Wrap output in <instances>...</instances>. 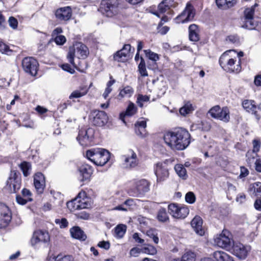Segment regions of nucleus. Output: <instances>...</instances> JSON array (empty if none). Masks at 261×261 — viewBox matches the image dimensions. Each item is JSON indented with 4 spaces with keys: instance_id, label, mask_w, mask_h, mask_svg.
<instances>
[{
    "instance_id": "1",
    "label": "nucleus",
    "mask_w": 261,
    "mask_h": 261,
    "mask_svg": "<svg viewBox=\"0 0 261 261\" xmlns=\"http://www.w3.org/2000/svg\"><path fill=\"white\" fill-rule=\"evenodd\" d=\"M191 135L182 128L166 132L163 137L165 144L172 150H182L190 144Z\"/></svg>"
},
{
    "instance_id": "2",
    "label": "nucleus",
    "mask_w": 261,
    "mask_h": 261,
    "mask_svg": "<svg viewBox=\"0 0 261 261\" xmlns=\"http://www.w3.org/2000/svg\"><path fill=\"white\" fill-rule=\"evenodd\" d=\"M89 54V50L88 47L81 43L76 44L74 47L69 48L67 55V59L68 61L76 69L83 71V66L82 65V62H79L78 65H76L74 62V57L76 56L79 59H85Z\"/></svg>"
},
{
    "instance_id": "3",
    "label": "nucleus",
    "mask_w": 261,
    "mask_h": 261,
    "mask_svg": "<svg viewBox=\"0 0 261 261\" xmlns=\"http://www.w3.org/2000/svg\"><path fill=\"white\" fill-rule=\"evenodd\" d=\"M87 158L97 166L105 165L110 159V152L106 149L96 148L88 150Z\"/></svg>"
},
{
    "instance_id": "4",
    "label": "nucleus",
    "mask_w": 261,
    "mask_h": 261,
    "mask_svg": "<svg viewBox=\"0 0 261 261\" xmlns=\"http://www.w3.org/2000/svg\"><path fill=\"white\" fill-rule=\"evenodd\" d=\"M219 64L223 69L228 72L239 73L241 70V60L230 58L227 53H223L220 57Z\"/></svg>"
},
{
    "instance_id": "5",
    "label": "nucleus",
    "mask_w": 261,
    "mask_h": 261,
    "mask_svg": "<svg viewBox=\"0 0 261 261\" xmlns=\"http://www.w3.org/2000/svg\"><path fill=\"white\" fill-rule=\"evenodd\" d=\"M214 242L218 247L226 250H230L233 241L230 232L224 229L220 234L214 237Z\"/></svg>"
},
{
    "instance_id": "6",
    "label": "nucleus",
    "mask_w": 261,
    "mask_h": 261,
    "mask_svg": "<svg viewBox=\"0 0 261 261\" xmlns=\"http://www.w3.org/2000/svg\"><path fill=\"white\" fill-rule=\"evenodd\" d=\"M119 0H102L99 10L107 17H112L118 11Z\"/></svg>"
},
{
    "instance_id": "7",
    "label": "nucleus",
    "mask_w": 261,
    "mask_h": 261,
    "mask_svg": "<svg viewBox=\"0 0 261 261\" xmlns=\"http://www.w3.org/2000/svg\"><path fill=\"white\" fill-rule=\"evenodd\" d=\"M168 208L169 213L175 219H184L189 213V210L187 206L177 203L169 204Z\"/></svg>"
},
{
    "instance_id": "8",
    "label": "nucleus",
    "mask_w": 261,
    "mask_h": 261,
    "mask_svg": "<svg viewBox=\"0 0 261 261\" xmlns=\"http://www.w3.org/2000/svg\"><path fill=\"white\" fill-rule=\"evenodd\" d=\"M21 187V177L19 172L11 170L6 189L11 193H16Z\"/></svg>"
},
{
    "instance_id": "9",
    "label": "nucleus",
    "mask_w": 261,
    "mask_h": 261,
    "mask_svg": "<svg viewBox=\"0 0 261 261\" xmlns=\"http://www.w3.org/2000/svg\"><path fill=\"white\" fill-rule=\"evenodd\" d=\"M121 159L122 166L125 169H130L135 168L139 164L137 155L132 150H129L127 154L122 155Z\"/></svg>"
},
{
    "instance_id": "10",
    "label": "nucleus",
    "mask_w": 261,
    "mask_h": 261,
    "mask_svg": "<svg viewBox=\"0 0 261 261\" xmlns=\"http://www.w3.org/2000/svg\"><path fill=\"white\" fill-rule=\"evenodd\" d=\"M208 113L213 118L223 122H227L229 121V111L227 107L221 109L219 106H216L209 110Z\"/></svg>"
},
{
    "instance_id": "11",
    "label": "nucleus",
    "mask_w": 261,
    "mask_h": 261,
    "mask_svg": "<svg viewBox=\"0 0 261 261\" xmlns=\"http://www.w3.org/2000/svg\"><path fill=\"white\" fill-rule=\"evenodd\" d=\"M39 64L33 57H25L22 61L23 70L32 76L37 74Z\"/></svg>"
},
{
    "instance_id": "12",
    "label": "nucleus",
    "mask_w": 261,
    "mask_h": 261,
    "mask_svg": "<svg viewBox=\"0 0 261 261\" xmlns=\"http://www.w3.org/2000/svg\"><path fill=\"white\" fill-rule=\"evenodd\" d=\"M149 190V184L147 180L141 179L136 181L134 187L130 189L128 192L130 196L135 197L144 195Z\"/></svg>"
},
{
    "instance_id": "13",
    "label": "nucleus",
    "mask_w": 261,
    "mask_h": 261,
    "mask_svg": "<svg viewBox=\"0 0 261 261\" xmlns=\"http://www.w3.org/2000/svg\"><path fill=\"white\" fill-rule=\"evenodd\" d=\"M154 171L156 177L157 182L164 181L169 177V170L165 163H157L154 166Z\"/></svg>"
},
{
    "instance_id": "14",
    "label": "nucleus",
    "mask_w": 261,
    "mask_h": 261,
    "mask_svg": "<svg viewBox=\"0 0 261 261\" xmlns=\"http://www.w3.org/2000/svg\"><path fill=\"white\" fill-rule=\"evenodd\" d=\"M90 117L92 123L95 126H103L108 122V117L107 114L102 111H93Z\"/></svg>"
},
{
    "instance_id": "15",
    "label": "nucleus",
    "mask_w": 261,
    "mask_h": 261,
    "mask_svg": "<svg viewBox=\"0 0 261 261\" xmlns=\"http://www.w3.org/2000/svg\"><path fill=\"white\" fill-rule=\"evenodd\" d=\"M232 253L240 259L246 258L250 248L239 242H233L230 249Z\"/></svg>"
},
{
    "instance_id": "16",
    "label": "nucleus",
    "mask_w": 261,
    "mask_h": 261,
    "mask_svg": "<svg viewBox=\"0 0 261 261\" xmlns=\"http://www.w3.org/2000/svg\"><path fill=\"white\" fill-rule=\"evenodd\" d=\"M254 8L251 7L245 9L244 12V24L243 27L249 30L254 29L257 25L256 22L254 20Z\"/></svg>"
},
{
    "instance_id": "17",
    "label": "nucleus",
    "mask_w": 261,
    "mask_h": 261,
    "mask_svg": "<svg viewBox=\"0 0 261 261\" xmlns=\"http://www.w3.org/2000/svg\"><path fill=\"white\" fill-rule=\"evenodd\" d=\"M93 136V130L92 128H81L79 132V135L76 138L77 140L82 146H87L90 144Z\"/></svg>"
},
{
    "instance_id": "18",
    "label": "nucleus",
    "mask_w": 261,
    "mask_h": 261,
    "mask_svg": "<svg viewBox=\"0 0 261 261\" xmlns=\"http://www.w3.org/2000/svg\"><path fill=\"white\" fill-rule=\"evenodd\" d=\"M49 240L50 237L48 232L38 230L34 232L31 243L32 246H35L38 243H47Z\"/></svg>"
},
{
    "instance_id": "19",
    "label": "nucleus",
    "mask_w": 261,
    "mask_h": 261,
    "mask_svg": "<svg viewBox=\"0 0 261 261\" xmlns=\"http://www.w3.org/2000/svg\"><path fill=\"white\" fill-rule=\"evenodd\" d=\"M0 227H6L11 220V213L9 207L4 204L0 205Z\"/></svg>"
},
{
    "instance_id": "20",
    "label": "nucleus",
    "mask_w": 261,
    "mask_h": 261,
    "mask_svg": "<svg viewBox=\"0 0 261 261\" xmlns=\"http://www.w3.org/2000/svg\"><path fill=\"white\" fill-rule=\"evenodd\" d=\"M195 15L193 7L191 5H187L183 12L176 17V23H185L191 21Z\"/></svg>"
},
{
    "instance_id": "21",
    "label": "nucleus",
    "mask_w": 261,
    "mask_h": 261,
    "mask_svg": "<svg viewBox=\"0 0 261 261\" xmlns=\"http://www.w3.org/2000/svg\"><path fill=\"white\" fill-rule=\"evenodd\" d=\"M131 45L125 44L123 47L114 55V59L118 62H124L130 56Z\"/></svg>"
},
{
    "instance_id": "22",
    "label": "nucleus",
    "mask_w": 261,
    "mask_h": 261,
    "mask_svg": "<svg viewBox=\"0 0 261 261\" xmlns=\"http://www.w3.org/2000/svg\"><path fill=\"white\" fill-rule=\"evenodd\" d=\"M34 184L39 194H42L45 188V177L41 172L36 173L34 177Z\"/></svg>"
},
{
    "instance_id": "23",
    "label": "nucleus",
    "mask_w": 261,
    "mask_h": 261,
    "mask_svg": "<svg viewBox=\"0 0 261 261\" xmlns=\"http://www.w3.org/2000/svg\"><path fill=\"white\" fill-rule=\"evenodd\" d=\"M56 17L60 21H67L70 19L72 11L69 7L61 8L56 12Z\"/></svg>"
},
{
    "instance_id": "24",
    "label": "nucleus",
    "mask_w": 261,
    "mask_h": 261,
    "mask_svg": "<svg viewBox=\"0 0 261 261\" xmlns=\"http://www.w3.org/2000/svg\"><path fill=\"white\" fill-rule=\"evenodd\" d=\"M203 221L202 218L198 216H195L192 220L191 224L196 233L200 236L204 234V231L202 227Z\"/></svg>"
},
{
    "instance_id": "25",
    "label": "nucleus",
    "mask_w": 261,
    "mask_h": 261,
    "mask_svg": "<svg viewBox=\"0 0 261 261\" xmlns=\"http://www.w3.org/2000/svg\"><path fill=\"white\" fill-rule=\"evenodd\" d=\"M79 171L82 176V181L89 180L93 173L92 167L87 164H82L79 167Z\"/></svg>"
},
{
    "instance_id": "26",
    "label": "nucleus",
    "mask_w": 261,
    "mask_h": 261,
    "mask_svg": "<svg viewBox=\"0 0 261 261\" xmlns=\"http://www.w3.org/2000/svg\"><path fill=\"white\" fill-rule=\"evenodd\" d=\"M242 106L247 112L251 113L252 114H254L256 119H259V116L257 114V107L254 101L251 100H245L242 102Z\"/></svg>"
},
{
    "instance_id": "27",
    "label": "nucleus",
    "mask_w": 261,
    "mask_h": 261,
    "mask_svg": "<svg viewBox=\"0 0 261 261\" xmlns=\"http://www.w3.org/2000/svg\"><path fill=\"white\" fill-rule=\"evenodd\" d=\"M200 30L197 25L192 24L189 27V38L190 41L197 42L200 39Z\"/></svg>"
},
{
    "instance_id": "28",
    "label": "nucleus",
    "mask_w": 261,
    "mask_h": 261,
    "mask_svg": "<svg viewBox=\"0 0 261 261\" xmlns=\"http://www.w3.org/2000/svg\"><path fill=\"white\" fill-rule=\"evenodd\" d=\"M86 193L84 192H80L77 196L73 200L67 202V207L70 211H74L75 210H79L78 198L85 197Z\"/></svg>"
},
{
    "instance_id": "29",
    "label": "nucleus",
    "mask_w": 261,
    "mask_h": 261,
    "mask_svg": "<svg viewBox=\"0 0 261 261\" xmlns=\"http://www.w3.org/2000/svg\"><path fill=\"white\" fill-rule=\"evenodd\" d=\"M213 256L216 261H234L232 257L222 251L214 252Z\"/></svg>"
},
{
    "instance_id": "30",
    "label": "nucleus",
    "mask_w": 261,
    "mask_h": 261,
    "mask_svg": "<svg viewBox=\"0 0 261 261\" xmlns=\"http://www.w3.org/2000/svg\"><path fill=\"white\" fill-rule=\"evenodd\" d=\"M70 232L71 236L75 239L84 241L87 238L84 232L78 226H75L71 228Z\"/></svg>"
},
{
    "instance_id": "31",
    "label": "nucleus",
    "mask_w": 261,
    "mask_h": 261,
    "mask_svg": "<svg viewBox=\"0 0 261 261\" xmlns=\"http://www.w3.org/2000/svg\"><path fill=\"white\" fill-rule=\"evenodd\" d=\"M136 112L137 108L133 102H129L125 112H122L120 114V119L124 122H125L124 117L125 116H132L136 114Z\"/></svg>"
},
{
    "instance_id": "32",
    "label": "nucleus",
    "mask_w": 261,
    "mask_h": 261,
    "mask_svg": "<svg viewBox=\"0 0 261 261\" xmlns=\"http://www.w3.org/2000/svg\"><path fill=\"white\" fill-rule=\"evenodd\" d=\"M237 2V0H216L217 6L222 9H227L233 7Z\"/></svg>"
},
{
    "instance_id": "33",
    "label": "nucleus",
    "mask_w": 261,
    "mask_h": 261,
    "mask_svg": "<svg viewBox=\"0 0 261 261\" xmlns=\"http://www.w3.org/2000/svg\"><path fill=\"white\" fill-rule=\"evenodd\" d=\"M126 226L124 224H119L114 229V236L117 239L123 237L126 231Z\"/></svg>"
},
{
    "instance_id": "34",
    "label": "nucleus",
    "mask_w": 261,
    "mask_h": 261,
    "mask_svg": "<svg viewBox=\"0 0 261 261\" xmlns=\"http://www.w3.org/2000/svg\"><path fill=\"white\" fill-rule=\"evenodd\" d=\"M48 261H73V257L69 255L58 254L57 256H50L48 258Z\"/></svg>"
},
{
    "instance_id": "35",
    "label": "nucleus",
    "mask_w": 261,
    "mask_h": 261,
    "mask_svg": "<svg viewBox=\"0 0 261 261\" xmlns=\"http://www.w3.org/2000/svg\"><path fill=\"white\" fill-rule=\"evenodd\" d=\"M157 219L161 222L166 223L169 222V217L165 208H161L159 210Z\"/></svg>"
},
{
    "instance_id": "36",
    "label": "nucleus",
    "mask_w": 261,
    "mask_h": 261,
    "mask_svg": "<svg viewBox=\"0 0 261 261\" xmlns=\"http://www.w3.org/2000/svg\"><path fill=\"white\" fill-rule=\"evenodd\" d=\"M250 192H252V193L257 198H261V182H255L251 185L250 188Z\"/></svg>"
},
{
    "instance_id": "37",
    "label": "nucleus",
    "mask_w": 261,
    "mask_h": 261,
    "mask_svg": "<svg viewBox=\"0 0 261 261\" xmlns=\"http://www.w3.org/2000/svg\"><path fill=\"white\" fill-rule=\"evenodd\" d=\"M194 108L190 102H187L184 106L179 109L180 114L184 116L191 113L194 111Z\"/></svg>"
},
{
    "instance_id": "38",
    "label": "nucleus",
    "mask_w": 261,
    "mask_h": 261,
    "mask_svg": "<svg viewBox=\"0 0 261 261\" xmlns=\"http://www.w3.org/2000/svg\"><path fill=\"white\" fill-rule=\"evenodd\" d=\"M88 92V89L86 87H82L80 90L73 91L69 96L70 99L77 98L86 95Z\"/></svg>"
},
{
    "instance_id": "39",
    "label": "nucleus",
    "mask_w": 261,
    "mask_h": 261,
    "mask_svg": "<svg viewBox=\"0 0 261 261\" xmlns=\"http://www.w3.org/2000/svg\"><path fill=\"white\" fill-rule=\"evenodd\" d=\"M174 169L177 175L182 179H186L187 177L186 169L181 164H177L175 166Z\"/></svg>"
},
{
    "instance_id": "40",
    "label": "nucleus",
    "mask_w": 261,
    "mask_h": 261,
    "mask_svg": "<svg viewBox=\"0 0 261 261\" xmlns=\"http://www.w3.org/2000/svg\"><path fill=\"white\" fill-rule=\"evenodd\" d=\"M138 71L141 76H148V73L146 68L145 62L142 57H140V62L138 65Z\"/></svg>"
},
{
    "instance_id": "41",
    "label": "nucleus",
    "mask_w": 261,
    "mask_h": 261,
    "mask_svg": "<svg viewBox=\"0 0 261 261\" xmlns=\"http://www.w3.org/2000/svg\"><path fill=\"white\" fill-rule=\"evenodd\" d=\"M133 93V89L130 86H126L120 91L119 96L121 97H129L132 95Z\"/></svg>"
},
{
    "instance_id": "42",
    "label": "nucleus",
    "mask_w": 261,
    "mask_h": 261,
    "mask_svg": "<svg viewBox=\"0 0 261 261\" xmlns=\"http://www.w3.org/2000/svg\"><path fill=\"white\" fill-rule=\"evenodd\" d=\"M257 156V154L256 152H254L251 150H249L248 151H247L246 154V161L248 163V164H249L250 166L254 163L255 164V160H256V158Z\"/></svg>"
},
{
    "instance_id": "43",
    "label": "nucleus",
    "mask_w": 261,
    "mask_h": 261,
    "mask_svg": "<svg viewBox=\"0 0 261 261\" xmlns=\"http://www.w3.org/2000/svg\"><path fill=\"white\" fill-rule=\"evenodd\" d=\"M196 255L195 252L188 251L185 252L182 256V261H195Z\"/></svg>"
},
{
    "instance_id": "44",
    "label": "nucleus",
    "mask_w": 261,
    "mask_h": 261,
    "mask_svg": "<svg viewBox=\"0 0 261 261\" xmlns=\"http://www.w3.org/2000/svg\"><path fill=\"white\" fill-rule=\"evenodd\" d=\"M31 165L26 162H23L20 165V168L24 176L27 177L30 174L29 171L31 169Z\"/></svg>"
},
{
    "instance_id": "45",
    "label": "nucleus",
    "mask_w": 261,
    "mask_h": 261,
    "mask_svg": "<svg viewBox=\"0 0 261 261\" xmlns=\"http://www.w3.org/2000/svg\"><path fill=\"white\" fill-rule=\"evenodd\" d=\"M144 52L146 56L150 60H152L154 62L159 60V56L158 54L152 51L150 49L144 50Z\"/></svg>"
},
{
    "instance_id": "46",
    "label": "nucleus",
    "mask_w": 261,
    "mask_h": 261,
    "mask_svg": "<svg viewBox=\"0 0 261 261\" xmlns=\"http://www.w3.org/2000/svg\"><path fill=\"white\" fill-rule=\"evenodd\" d=\"M198 125L199 129L204 132L209 131L211 128L210 122L207 121H202Z\"/></svg>"
},
{
    "instance_id": "47",
    "label": "nucleus",
    "mask_w": 261,
    "mask_h": 261,
    "mask_svg": "<svg viewBox=\"0 0 261 261\" xmlns=\"http://www.w3.org/2000/svg\"><path fill=\"white\" fill-rule=\"evenodd\" d=\"M146 234L150 238L152 239L153 242L155 244H158L159 242V239L158 237V234L155 230L149 229L147 231Z\"/></svg>"
},
{
    "instance_id": "48",
    "label": "nucleus",
    "mask_w": 261,
    "mask_h": 261,
    "mask_svg": "<svg viewBox=\"0 0 261 261\" xmlns=\"http://www.w3.org/2000/svg\"><path fill=\"white\" fill-rule=\"evenodd\" d=\"M150 97L147 95L139 94L137 97V102L140 107H143V102L148 101Z\"/></svg>"
},
{
    "instance_id": "49",
    "label": "nucleus",
    "mask_w": 261,
    "mask_h": 261,
    "mask_svg": "<svg viewBox=\"0 0 261 261\" xmlns=\"http://www.w3.org/2000/svg\"><path fill=\"white\" fill-rule=\"evenodd\" d=\"M143 252L146 254L154 255L157 253L156 249L152 245H148L143 249Z\"/></svg>"
},
{
    "instance_id": "50",
    "label": "nucleus",
    "mask_w": 261,
    "mask_h": 261,
    "mask_svg": "<svg viewBox=\"0 0 261 261\" xmlns=\"http://www.w3.org/2000/svg\"><path fill=\"white\" fill-rule=\"evenodd\" d=\"M78 203L79 210L83 208H87L90 205V204L87 202V200L84 197L78 198Z\"/></svg>"
},
{
    "instance_id": "51",
    "label": "nucleus",
    "mask_w": 261,
    "mask_h": 261,
    "mask_svg": "<svg viewBox=\"0 0 261 261\" xmlns=\"http://www.w3.org/2000/svg\"><path fill=\"white\" fill-rule=\"evenodd\" d=\"M185 199L187 202L192 204L195 202L196 197L193 192H189L186 195Z\"/></svg>"
},
{
    "instance_id": "52",
    "label": "nucleus",
    "mask_w": 261,
    "mask_h": 261,
    "mask_svg": "<svg viewBox=\"0 0 261 261\" xmlns=\"http://www.w3.org/2000/svg\"><path fill=\"white\" fill-rule=\"evenodd\" d=\"M135 132L137 135L140 137H144L147 134L146 128L135 126Z\"/></svg>"
},
{
    "instance_id": "53",
    "label": "nucleus",
    "mask_w": 261,
    "mask_h": 261,
    "mask_svg": "<svg viewBox=\"0 0 261 261\" xmlns=\"http://www.w3.org/2000/svg\"><path fill=\"white\" fill-rule=\"evenodd\" d=\"M226 41L230 43L238 44L239 39L237 35H229L226 38Z\"/></svg>"
},
{
    "instance_id": "54",
    "label": "nucleus",
    "mask_w": 261,
    "mask_h": 261,
    "mask_svg": "<svg viewBox=\"0 0 261 261\" xmlns=\"http://www.w3.org/2000/svg\"><path fill=\"white\" fill-rule=\"evenodd\" d=\"M0 51L3 54H9V53L12 52V50L9 49V46L3 42H0Z\"/></svg>"
},
{
    "instance_id": "55",
    "label": "nucleus",
    "mask_w": 261,
    "mask_h": 261,
    "mask_svg": "<svg viewBox=\"0 0 261 261\" xmlns=\"http://www.w3.org/2000/svg\"><path fill=\"white\" fill-rule=\"evenodd\" d=\"M10 27L13 29H16L18 26V21L14 17H10L8 20Z\"/></svg>"
},
{
    "instance_id": "56",
    "label": "nucleus",
    "mask_w": 261,
    "mask_h": 261,
    "mask_svg": "<svg viewBox=\"0 0 261 261\" xmlns=\"http://www.w3.org/2000/svg\"><path fill=\"white\" fill-rule=\"evenodd\" d=\"M253 144V149L251 150L254 152L257 153L260 149V142L259 140L257 139H254L252 141Z\"/></svg>"
},
{
    "instance_id": "57",
    "label": "nucleus",
    "mask_w": 261,
    "mask_h": 261,
    "mask_svg": "<svg viewBox=\"0 0 261 261\" xmlns=\"http://www.w3.org/2000/svg\"><path fill=\"white\" fill-rule=\"evenodd\" d=\"M56 224H58L61 228H65L68 226V222L66 219L62 218L61 220L57 219L55 220Z\"/></svg>"
},
{
    "instance_id": "58",
    "label": "nucleus",
    "mask_w": 261,
    "mask_h": 261,
    "mask_svg": "<svg viewBox=\"0 0 261 261\" xmlns=\"http://www.w3.org/2000/svg\"><path fill=\"white\" fill-rule=\"evenodd\" d=\"M16 200L18 203L21 205H24L27 203V202L32 201V199H27L24 197L23 198L20 195L16 196Z\"/></svg>"
},
{
    "instance_id": "59",
    "label": "nucleus",
    "mask_w": 261,
    "mask_h": 261,
    "mask_svg": "<svg viewBox=\"0 0 261 261\" xmlns=\"http://www.w3.org/2000/svg\"><path fill=\"white\" fill-rule=\"evenodd\" d=\"M66 41V38L63 35L57 36L55 38V42L58 45H62Z\"/></svg>"
},
{
    "instance_id": "60",
    "label": "nucleus",
    "mask_w": 261,
    "mask_h": 261,
    "mask_svg": "<svg viewBox=\"0 0 261 261\" xmlns=\"http://www.w3.org/2000/svg\"><path fill=\"white\" fill-rule=\"evenodd\" d=\"M76 216L77 218L83 220H88L90 217L89 214L85 211L77 213Z\"/></svg>"
},
{
    "instance_id": "61",
    "label": "nucleus",
    "mask_w": 261,
    "mask_h": 261,
    "mask_svg": "<svg viewBox=\"0 0 261 261\" xmlns=\"http://www.w3.org/2000/svg\"><path fill=\"white\" fill-rule=\"evenodd\" d=\"M97 246L100 248L108 250L110 247V244L108 241H102L99 242L98 243Z\"/></svg>"
},
{
    "instance_id": "62",
    "label": "nucleus",
    "mask_w": 261,
    "mask_h": 261,
    "mask_svg": "<svg viewBox=\"0 0 261 261\" xmlns=\"http://www.w3.org/2000/svg\"><path fill=\"white\" fill-rule=\"evenodd\" d=\"M164 2L162 1L158 6V9L161 13H165L167 10L170 9L167 7V6L164 4Z\"/></svg>"
},
{
    "instance_id": "63",
    "label": "nucleus",
    "mask_w": 261,
    "mask_h": 261,
    "mask_svg": "<svg viewBox=\"0 0 261 261\" xmlns=\"http://www.w3.org/2000/svg\"><path fill=\"white\" fill-rule=\"evenodd\" d=\"M21 193L23 197L27 199H32L31 198L32 193L29 190L23 189L21 191Z\"/></svg>"
},
{
    "instance_id": "64",
    "label": "nucleus",
    "mask_w": 261,
    "mask_h": 261,
    "mask_svg": "<svg viewBox=\"0 0 261 261\" xmlns=\"http://www.w3.org/2000/svg\"><path fill=\"white\" fill-rule=\"evenodd\" d=\"M255 170L259 172H261V159H257L255 162Z\"/></svg>"
}]
</instances>
